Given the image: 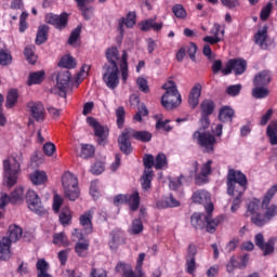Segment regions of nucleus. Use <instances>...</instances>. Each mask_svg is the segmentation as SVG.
<instances>
[{
	"label": "nucleus",
	"instance_id": "obj_61",
	"mask_svg": "<svg viewBox=\"0 0 277 277\" xmlns=\"http://www.w3.org/2000/svg\"><path fill=\"white\" fill-rule=\"evenodd\" d=\"M91 172L92 174H103L105 172V163L103 161H96L92 167H91Z\"/></svg>",
	"mask_w": 277,
	"mask_h": 277
},
{
	"label": "nucleus",
	"instance_id": "obj_33",
	"mask_svg": "<svg viewBox=\"0 0 277 277\" xmlns=\"http://www.w3.org/2000/svg\"><path fill=\"white\" fill-rule=\"evenodd\" d=\"M250 220L251 224L256 228H263V226H267V224H269V221L267 220L265 214L261 212L251 216Z\"/></svg>",
	"mask_w": 277,
	"mask_h": 277
},
{
	"label": "nucleus",
	"instance_id": "obj_8",
	"mask_svg": "<svg viewBox=\"0 0 277 277\" xmlns=\"http://www.w3.org/2000/svg\"><path fill=\"white\" fill-rule=\"evenodd\" d=\"M87 122L94 129V135L97 137V144L105 146L107 137H109V129L103 127L94 117H88Z\"/></svg>",
	"mask_w": 277,
	"mask_h": 277
},
{
	"label": "nucleus",
	"instance_id": "obj_64",
	"mask_svg": "<svg viewBox=\"0 0 277 277\" xmlns=\"http://www.w3.org/2000/svg\"><path fill=\"white\" fill-rule=\"evenodd\" d=\"M56 147L55 144L48 142L43 145V153L47 157H53V153H55Z\"/></svg>",
	"mask_w": 277,
	"mask_h": 277
},
{
	"label": "nucleus",
	"instance_id": "obj_55",
	"mask_svg": "<svg viewBox=\"0 0 277 277\" xmlns=\"http://www.w3.org/2000/svg\"><path fill=\"white\" fill-rule=\"evenodd\" d=\"M137 88L144 94H148L150 92V88L148 87V80L146 78L138 77L136 80Z\"/></svg>",
	"mask_w": 277,
	"mask_h": 277
},
{
	"label": "nucleus",
	"instance_id": "obj_63",
	"mask_svg": "<svg viewBox=\"0 0 277 277\" xmlns=\"http://www.w3.org/2000/svg\"><path fill=\"white\" fill-rule=\"evenodd\" d=\"M143 163L145 170H153V166L155 167V157L150 154L145 155V157L143 158Z\"/></svg>",
	"mask_w": 277,
	"mask_h": 277
},
{
	"label": "nucleus",
	"instance_id": "obj_50",
	"mask_svg": "<svg viewBox=\"0 0 277 277\" xmlns=\"http://www.w3.org/2000/svg\"><path fill=\"white\" fill-rule=\"evenodd\" d=\"M60 222L63 226H68L70 225V222L72 220V216L70 215V210L69 209H63L62 212L60 213Z\"/></svg>",
	"mask_w": 277,
	"mask_h": 277
},
{
	"label": "nucleus",
	"instance_id": "obj_14",
	"mask_svg": "<svg viewBox=\"0 0 277 277\" xmlns=\"http://www.w3.org/2000/svg\"><path fill=\"white\" fill-rule=\"evenodd\" d=\"M131 137L133 136H131V134L129 133V130L126 128L117 140L119 150H121L123 155H131V153H133V145H131Z\"/></svg>",
	"mask_w": 277,
	"mask_h": 277
},
{
	"label": "nucleus",
	"instance_id": "obj_38",
	"mask_svg": "<svg viewBox=\"0 0 277 277\" xmlns=\"http://www.w3.org/2000/svg\"><path fill=\"white\" fill-rule=\"evenodd\" d=\"M58 66L61 68H67V70H70L71 68H76L77 62L75 61V57L70 55H65L58 62Z\"/></svg>",
	"mask_w": 277,
	"mask_h": 277
},
{
	"label": "nucleus",
	"instance_id": "obj_37",
	"mask_svg": "<svg viewBox=\"0 0 277 277\" xmlns=\"http://www.w3.org/2000/svg\"><path fill=\"white\" fill-rule=\"evenodd\" d=\"M88 250H90V242L88 240L79 241L75 246L76 254L82 259L88 256Z\"/></svg>",
	"mask_w": 277,
	"mask_h": 277
},
{
	"label": "nucleus",
	"instance_id": "obj_60",
	"mask_svg": "<svg viewBox=\"0 0 277 277\" xmlns=\"http://www.w3.org/2000/svg\"><path fill=\"white\" fill-rule=\"evenodd\" d=\"M272 2H268L264 8H262L260 13L261 21H267L269 18V14H272Z\"/></svg>",
	"mask_w": 277,
	"mask_h": 277
},
{
	"label": "nucleus",
	"instance_id": "obj_44",
	"mask_svg": "<svg viewBox=\"0 0 277 277\" xmlns=\"http://www.w3.org/2000/svg\"><path fill=\"white\" fill-rule=\"evenodd\" d=\"M53 243L55 246H70V241H68V237L64 232L53 235Z\"/></svg>",
	"mask_w": 277,
	"mask_h": 277
},
{
	"label": "nucleus",
	"instance_id": "obj_35",
	"mask_svg": "<svg viewBox=\"0 0 277 277\" xmlns=\"http://www.w3.org/2000/svg\"><path fill=\"white\" fill-rule=\"evenodd\" d=\"M47 172L44 171H35L30 174V181L34 185H43L48 181Z\"/></svg>",
	"mask_w": 277,
	"mask_h": 277
},
{
	"label": "nucleus",
	"instance_id": "obj_27",
	"mask_svg": "<svg viewBox=\"0 0 277 277\" xmlns=\"http://www.w3.org/2000/svg\"><path fill=\"white\" fill-rule=\"evenodd\" d=\"M232 67L235 75H243V72H246V69L248 68V63L243 58H233Z\"/></svg>",
	"mask_w": 277,
	"mask_h": 277
},
{
	"label": "nucleus",
	"instance_id": "obj_21",
	"mask_svg": "<svg viewBox=\"0 0 277 277\" xmlns=\"http://www.w3.org/2000/svg\"><path fill=\"white\" fill-rule=\"evenodd\" d=\"M205 228L207 230V233H210L211 235H213V233H215L217 226H220V223L222 222L221 217H215L213 219V214H207L205 216Z\"/></svg>",
	"mask_w": 277,
	"mask_h": 277
},
{
	"label": "nucleus",
	"instance_id": "obj_58",
	"mask_svg": "<svg viewBox=\"0 0 277 277\" xmlns=\"http://www.w3.org/2000/svg\"><path fill=\"white\" fill-rule=\"evenodd\" d=\"M115 269L118 272V274H123V276H126L129 272H131V269H133V267H131L130 264L119 262Z\"/></svg>",
	"mask_w": 277,
	"mask_h": 277
},
{
	"label": "nucleus",
	"instance_id": "obj_11",
	"mask_svg": "<svg viewBox=\"0 0 277 277\" xmlns=\"http://www.w3.org/2000/svg\"><path fill=\"white\" fill-rule=\"evenodd\" d=\"M70 79L72 76L68 69L61 70L56 75V88L58 90V95L66 98L68 88H70Z\"/></svg>",
	"mask_w": 277,
	"mask_h": 277
},
{
	"label": "nucleus",
	"instance_id": "obj_45",
	"mask_svg": "<svg viewBox=\"0 0 277 277\" xmlns=\"http://www.w3.org/2000/svg\"><path fill=\"white\" fill-rule=\"evenodd\" d=\"M154 162V168L156 170H163V168H168V158L166 157V154H158Z\"/></svg>",
	"mask_w": 277,
	"mask_h": 277
},
{
	"label": "nucleus",
	"instance_id": "obj_16",
	"mask_svg": "<svg viewBox=\"0 0 277 277\" xmlns=\"http://www.w3.org/2000/svg\"><path fill=\"white\" fill-rule=\"evenodd\" d=\"M126 241L127 239L124 238V233L120 229H114L110 233L109 248L116 252L120 246H124Z\"/></svg>",
	"mask_w": 277,
	"mask_h": 277
},
{
	"label": "nucleus",
	"instance_id": "obj_31",
	"mask_svg": "<svg viewBox=\"0 0 277 277\" xmlns=\"http://www.w3.org/2000/svg\"><path fill=\"white\" fill-rule=\"evenodd\" d=\"M80 224L83 226L87 235L92 233V211H87L80 216Z\"/></svg>",
	"mask_w": 277,
	"mask_h": 277
},
{
	"label": "nucleus",
	"instance_id": "obj_1",
	"mask_svg": "<svg viewBox=\"0 0 277 277\" xmlns=\"http://www.w3.org/2000/svg\"><path fill=\"white\" fill-rule=\"evenodd\" d=\"M106 60L103 66V81L110 90H116L120 83V69L118 68V62H120V52L117 47H111L106 50Z\"/></svg>",
	"mask_w": 277,
	"mask_h": 277
},
{
	"label": "nucleus",
	"instance_id": "obj_52",
	"mask_svg": "<svg viewBox=\"0 0 277 277\" xmlns=\"http://www.w3.org/2000/svg\"><path fill=\"white\" fill-rule=\"evenodd\" d=\"M23 194H24L23 187L19 186L17 188H15L14 192L11 193V196H10L12 205H16V202H22Z\"/></svg>",
	"mask_w": 277,
	"mask_h": 277
},
{
	"label": "nucleus",
	"instance_id": "obj_17",
	"mask_svg": "<svg viewBox=\"0 0 277 277\" xmlns=\"http://www.w3.org/2000/svg\"><path fill=\"white\" fill-rule=\"evenodd\" d=\"M201 94H202V84L196 83L190 90L188 95V104L193 109H196V107H198V104L200 103Z\"/></svg>",
	"mask_w": 277,
	"mask_h": 277
},
{
	"label": "nucleus",
	"instance_id": "obj_28",
	"mask_svg": "<svg viewBox=\"0 0 277 277\" xmlns=\"http://www.w3.org/2000/svg\"><path fill=\"white\" fill-rule=\"evenodd\" d=\"M49 40V26L41 25L38 27L37 37H36V44H44Z\"/></svg>",
	"mask_w": 277,
	"mask_h": 277
},
{
	"label": "nucleus",
	"instance_id": "obj_4",
	"mask_svg": "<svg viewBox=\"0 0 277 277\" xmlns=\"http://www.w3.org/2000/svg\"><path fill=\"white\" fill-rule=\"evenodd\" d=\"M21 155L9 157L3 161L4 179L8 187H14L21 172Z\"/></svg>",
	"mask_w": 277,
	"mask_h": 277
},
{
	"label": "nucleus",
	"instance_id": "obj_9",
	"mask_svg": "<svg viewBox=\"0 0 277 277\" xmlns=\"http://www.w3.org/2000/svg\"><path fill=\"white\" fill-rule=\"evenodd\" d=\"M26 202L28 209L37 215H44L47 213V208L42 206V200H40V196H38L36 190H28L26 193Z\"/></svg>",
	"mask_w": 277,
	"mask_h": 277
},
{
	"label": "nucleus",
	"instance_id": "obj_48",
	"mask_svg": "<svg viewBox=\"0 0 277 277\" xmlns=\"http://www.w3.org/2000/svg\"><path fill=\"white\" fill-rule=\"evenodd\" d=\"M116 118H117V127L118 129H122V127H124V116L127 114V111L124 110L123 106H119L116 111Z\"/></svg>",
	"mask_w": 277,
	"mask_h": 277
},
{
	"label": "nucleus",
	"instance_id": "obj_30",
	"mask_svg": "<svg viewBox=\"0 0 277 277\" xmlns=\"http://www.w3.org/2000/svg\"><path fill=\"white\" fill-rule=\"evenodd\" d=\"M201 116H211L215 111V102L213 100H203L200 104Z\"/></svg>",
	"mask_w": 277,
	"mask_h": 277
},
{
	"label": "nucleus",
	"instance_id": "obj_32",
	"mask_svg": "<svg viewBox=\"0 0 277 277\" xmlns=\"http://www.w3.org/2000/svg\"><path fill=\"white\" fill-rule=\"evenodd\" d=\"M44 70L30 72L28 76L27 85H38L44 81Z\"/></svg>",
	"mask_w": 277,
	"mask_h": 277
},
{
	"label": "nucleus",
	"instance_id": "obj_57",
	"mask_svg": "<svg viewBox=\"0 0 277 277\" xmlns=\"http://www.w3.org/2000/svg\"><path fill=\"white\" fill-rule=\"evenodd\" d=\"M198 52V45L194 42H190L186 49V53L192 62H196V53Z\"/></svg>",
	"mask_w": 277,
	"mask_h": 277
},
{
	"label": "nucleus",
	"instance_id": "obj_6",
	"mask_svg": "<svg viewBox=\"0 0 277 277\" xmlns=\"http://www.w3.org/2000/svg\"><path fill=\"white\" fill-rule=\"evenodd\" d=\"M277 194V184L273 185L267 193L265 194L263 200H262V209H265L264 216H266V220L268 223H271L274 217L277 215V206L276 205H271L272 199L274 196Z\"/></svg>",
	"mask_w": 277,
	"mask_h": 277
},
{
	"label": "nucleus",
	"instance_id": "obj_24",
	"mask_svg": "<svg viewBox=\"0 0 277 277\" xmlns=\"http://www.w3.org/2000/svg\"><path fill=\"white\" fill-rule=\"evenodd\" d=\"M205 217H207V214L200 213V212H195L190 216V224L193 227H195L196 230H202L206 226V221Z\"/></svg>",
	"mask_w": 277,
	"mask_h": 277
},
{
	"label": "nucleus",
	"instance_id": "obj_36",
	"mask_svg": "<svg viewBox=\"0 0 277 277\" xmlns=\"http://www.w3.org/2000/svg\"><path fill=\"white\" fill-rule=\"evenodd\" d=\"M17 102H18V90L11 89L6 94L5 107L8 109H12V107H14V105H16Z\"/></svg>",
	"mask_w": 277,
	"mask_h": 277
},
{
	"label": "nucleus",
	"instance_id": "obj_62",
	"mask_svg": "<svg viewBox=\"0 0 277 277\" xmlns=\"http://www.w3.org/2000/svg\"><path fill=\"white\" fill-rule=\"evenodd\" d=\"M9 64H12V55L0 50V66H9Z\"/></svg>",
	"mask_w": 277,
	"mask_h": 277
},
{
	"label": "nucleus",
	"instance_id": "obj_12",
	"mask_svg": "<svg viewBox=\"0 0 277 277\" xmlns=\"http://www.w3.org/2000/svg\"><path fill=\"white\" fill-rule=\"evenodd\" d=\"M44 21L48 25H52L55 29L62 31V29H66L68 25V13H62L61 15L48 13Z\"/></svg>",
	"mask_w": 277,
	"mask_h": 277
},
{
	"label": "nucleus",
	"instance_id": "obj_26",
	"mask_svg": "<svg viewBox=\"0 0 277 277\" xmlns=\"http://www.w3.org/2000/svg\"><path fill=\"white\" fill-rule=\"evenodd\" d=\"M180 206L181 202H179V200H176L173 195H169V197L157 202L158 209H169Z\"/></svg>",
	"mask_w": 277,
	"mask_h": 277
},
{
	"label": "nucleus",
	"instance_id": "obj_15",
	"mask_svg": "<svg viewBox=\"0 0 277 277\" xmlns=\"http://www.w3.org/2000/svg\"><path fill=\"white\" fill-rule=\"evenodd\" d=\"M27 107L36 122H44V105L41 102H29Z\"/></svg>",
	"mask_w": 277,
	"mask_h": 277
},
{
	"label": "nucleus",
	"instance_id": "obj_42",
	"mask_svg": "<svg viewBox=\"0 0 277 277\" xmlns=\"http://www.w3.org/2000/svg\"><path fill=\"white\" fill-rule=\"evenodd\" d=\"M128 205L131 211H137L140 209V193L134 192L132 195H128Z\"/></svg>",
	"mask_w": 277,
	"mask_h": 277
},
{
	"label": "nucleus",
	"instance_id": "obj_18",
	"mask_svg": "<svg viewBox=\"0 0 277 277\" xmlns=\"http://www.w3.org/2000/svg\"><path fill=\"white\" fill-rule=\"evenodd\" d=\"M127 129L131 137L136 140L137 142L148 143L153 140V134L148 131H145V130L137 131L133 128H127Z\"/></svg>",
	"mask_w": 277,
	"mask_h": 277
},
{
	"label": "nucleus",
	"instance_id": "obj_5",
	"mask_svg": "<svg viewBox=\"0 0 277 277\" xmlns=\"http://www.w3.org/2000/svg\"><path fill=\"white\" fill-rule=\"evenodd\" d=\"M62 185L64 187L66 198L71 201H75L77 198H79V181L72 173L67 172L63 175Z\"/></svg>",
	"mask_w": 277,
	"mask_h": 277
},
{
	"label": "nucleus",
	"instance_id": "obj_25",
	"mask_svg": "<svg viewBox=\"0 0 277 277\" xmlns=\"http://www.w3.org/2000/svg\"><path fill=\"white\" fill-rule=\"evenodd\" d=\"M8 233L9 236H6V238L11 245L16 243V241L23 237V228H21L18 225H11Z\"/></svg>",
	"mask_w": 277,
	"mask_h": 277
},
{
	"label": "nucleus",
	"instance_id": "obj_3",
	"mask_svg": "<svg viewBox=\"0 0 277 277\" xmlns=\"http://www.w3.org/2000/svg\"><path fill=\"white\" fill-rule=\"evenodd\" d=\"M162 90H166L164 94L161 96V105L164 109H176V107L183 103L181 93H179L174 81L169 80L162 85Z\"/></svg>",
	"mask_w": 277,
	"mask_h": 277
},
{
	"label": "nucleus",
	"instance_id": "obj_10",
	"mask_svg": "<svg viewBox=\"0 0 277 277\" xmlns=\"http://www.w3.org/2000/svg\"><path fill=\"white\" fill-rule=\"evenodd\" d=\"M277 238L272 237L265 242V237L262 233H259L254 236L255 246L263 252V256H269L274 254V246H276Z\"/></svg>",
	"mask_w": 277,
	"mask_h": 277
},
{
	"label": "nucleus",
	"instance_id": "obj_47",
	"mask_svg": "<svg viewBox=\"0 0 277 277\" xmlns=\"http://www.w3.org/2000/svg\"><path fill=\"white\" fill-rule=\"evenodd\" d=\"M251 94L253 98H267V96H269V90L264 87H255Z\"/></svg>",
	"mask_w": 277,
	"mask_h": 277
},
{
	"label": "nucleus",
	"instance_id": "obj_39",
	"mask_svg": "<svg viewBox=\"0 0 277 277\" xmlns=\"http://www.w3.org/2000/svg\"><path fill=\"white\" fill-rule=\"evenodd\" d=\"M24 55L28 64H36L38 56H36V45H27L24 50Z\"/></svg>",
	"mask_w": 277,
	"mask_h": 277
},
{
	"label": "nucleus",
	"instance_id": "obj_13",
	"mask_svg": "<svg viewBox=\"0 0 277 277\" xmlns=\"http://www.w3.org/2000/svg\"><path fill=\"white\" fill-rule=\"evenodd\" d=\"M198 254V248L196 245L190 243L187 247V253L185 256L186 272L187 274L194 275L196 273V255Z\"/></svg>",
	"mask_w": 277,
	"mask_h": 277
},
{
	"label": "nucleus",
	"instance_id": "obj_46",
	"mask_svg": "<svg viewBox=\"0 0 277 277\" xmlns=\"http://www.w3.org/2000/svg\"><path fill=\"white\" fill-rule=\"evenodd\" d=\"M81 29H83V27L81 25H78L75 29L71 30L67 41L68 44H70L71 47L77 44V40L81 38Z\"/></svg>",
	"mask_w": 277,
	"mask_h": 277
},
{
	"label": "nucleus",
	"instance_id": "obj_43",
	"mask_svg": "<svg viewBox=\"0 0 277 277\" xmlns=\"http://www.w3.org/2000/svg\"><path fill=\"white\" fill-rule=\"evenodd\" d=\"M142 181L143 189H145V192H147V189H150V185L153 183V170H144Z\"/></svg>",
	"mask_w": 277,
	"mask_h": 277
},
{
	"label": "nucleus",
	"instance_id": "obj_19",
	"mask_svg": "<svg viewBox=\"0 0 277 277\" xmlns=\"http://www.w3.org/2000/svg\"><path fill=\"white\" fill-rule=\"evenodd\" d=\"M10 248H12L10 240H8V237H3L0 240V261H10V259H12V251Z\"/></svg>",
	"mask_w": 277,
	"mask_h": 277
},
{
	"label": "nucleus",
	"instance_id": "obj_29",
	"mask_svg": "<svg viewBox=\"0 0 277 277\" xmlns=\"http://www.w3.org/2000/svg\"><path fill=\"white\" fill-rule=\"evenodd\" d=\"M254 40L255 44H259L261 49H267V44L265 43L267 40V26H263V28L255 34Z\"/></svg>",
	"mask_w": 277,
	"mask_h": 277
},
{
	"label": "nucleus",
	"instance_id": "obj_51",
	"mask_svg": "<svg viewBox=\"0 0 277 277\" xmlns=\"http://www.w3.org/2000/svg\"><path fill=\"white\" fill-rule=\"evenodd\" d=\"M78 8L81 11V14H82L84 21L92 19V16H94V8L93 6H87L85 4H81Z\"/></svg>",
	"mask_w": 277,
	"mask_h": 277
},
{
	"label": "nucleus",
	"instance_id": "obj_54",
	"mask_svg": "<svg viewBox=\"0 0 277 277\" xmlns=\"http://www.w3.org/2000/svg\"><path fill=\"white\" fill-rule=\"evenodd\" d=\"M137 15L135 12H129L127 14V17L124 18V25L128 27V29H133L135 27Z\"/></svg>",
	"mask_w": 277,
	"mask_h": 277
},
{
	"label": "nucleus",
	"instance_id": "obj_2",
	"mask_svg": "<svg viewBox=\"0 0 277 277\" xmlns=\"http://www.w3.org/2000/svg\"><path fill=\"white\" fill-rule=\"evenodd\" d=\"M226 185L228 196H243L248 189V177L241 171L229 169Z\"/></svg>",
	"mask_w": 277,
	"mask_h": 277
},
{
	"label": "nucleus",
	"instance_id": "obj_34",
	"mask_svg": "<svg viewBox=\"0 0 277 277\" xmlns=\"http://www.w3.org/2000/svg\"><path fill=\"white\" fill-rule=\"evenodd\" d=\"M267 137L272 146L277 145V121H273L266 130Z\"/></svg>",
	"mask_w": 277,
	"mask_h": 277
},
{
	"label": "nucleus",
	"instance_id": "obj_22",
	"mask_svg": "<svg viewBox=\"0 0 277 277\" xmlns=\"http://www.w3.org/2000/svg\"><path fill=\"white\" fill-rule=\"evenodd\" d=\"M193 202L196 205H209L211 202V194L207 190H197L192 196Z\"/></svg>",
	"mask_w": 277,
	"mask_h": 277
},
{
	"label": "nucleus",
	"instance_id": "obj_53",
	"mask_svg": "<svg viewBox=\"0 0 277 277\" xmlns=\"http://www.w3.org/2000/svg\"><path fill=\"white\" fill-rule=\"evenodd\" d=\"M172 12L176 18H187V11L183 8V4H175L172 8Z\"/></svg>",
	"mask_w": 277,
	"mask_h": 277
},
{
	"label": "nucleus",
	"instance_id": "obj_20",
	"mask_svg": "<svg viewBox=\"0 0 277 277\" xmlns=\"http://www.w3.org/2000/svg\"><path fill=\"white\" fill-rule=\"evenodd\" d=\"M271 81L272 76L269 75V70H263L254 77L253 85H255V88H265Z\"/></svg>",
	"mask_w": 277,
	"mask_h": 277
},
{
	"label": "nucleus",
	"instance_id": "obj_23",
	"mask_svg": "<svg viewBox=\"0 0 277 277\" xmlns=\"http://www.w3.org/2000/svg\"><path fill=\"white\" fill-rule=\"evenodd\" d=\"M235 118V109L230 106H223L219 110V120L220 122H233Z\"/></svg>",
	"mask_w": 277,
	"mask_h": 277
},
{
	"label": "nucleus",
	"instance_id": "obj_41",
	"mask_svg": "<svg viewBox=\"0 0 277 277\" xmlns=\"http://www.w3.org/2000/svg\"><path fill=\"white\" fill-rule=\"evenodd\" d=\"M261 211V203L259 200L255 201H250L247 206V212L246 215L247 217H253V215L259 214Z\"/></svg>",
	"mask_w": 277,
	"mask_h": 277
},
{
	"label": "nucleus",
	"instance_id": "obj_40",
	"mask_svg": "<svg viewBox=\"0 0 277 277\" xmlns=\"http://www.w3.org/2000/svg\"><path fill=\"white\" fill-rule=\"evenodd\" d=\"M94 153H96V149L91 144H81V153L79 157L82 159H90L94 156Z\"/></svg>",
	"mask_w": 277,
	"mask_h": 277
},
{
	"label": "nucleus",
	"instance_id": "obj_49",
	"mask_svg": "<svg viewBox=\"0 0 277 277\" xmlns=\"http://www.w3.org/2000/svg\"><path fill=\"white\" fill-rule=\"evenodd\" d=\"M36 267H37V276H41V275H44V274H49V262L44 259H41V260H38L37 261V264H36Z\"/></svg>",
	"mask_w": 277,
	"mask_h": 277
},
{
	"label": "nucleus",
	"instance_id": "obj_7",
	"mask_svg": "<svg viewBox=\"0 0 277 277\" xmlns=\"http://www.w3.org/2000/svg\"><path fill=\"white\" fill-rule=\"evenodd\" d=\"M194 140H197L199 146L205 148V153H213L215 143L217 140L215 136L209 132L200 133V131H196L193 134Z\"/></svg>",
	"mask_w": 277,
	"mask_h": 277
},
{
	"label": "nucleus",
	"instance_id": "obj_59",
	"mask_svg": "<svg viewBox=\"0 0 277 277\" xmlns=\"http://www.w3.org/2000/svg\"><path fill=\"white\" fill-rule=\"evenodd\" d=\"M226 94H228V96H239V94H241V84H233L227 87Z\"/></svg>",
	"mask_w": 277,
	"mask_h": 277
},
{
	"label": "nucleus",
	"instance_id": "obj_56",
	"mask_svg": "<svg viewBox=\"0 0 277 277\" xmlns=\"http://www.w3.org/2000/svg\"><path fill=\"white\" fill-rule=\"evenodd\" d=\"M142 230H144V223H142V220L135 219L132 222V229H131L132 235H140Z\"/></svg>",
	"mask_w": 277,
	"mask_h": 277
}]
</instances>
